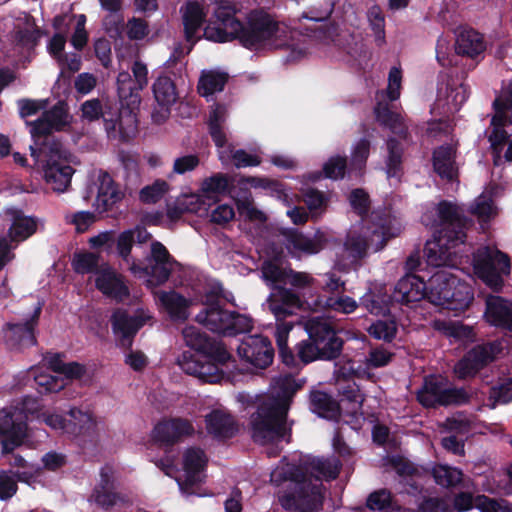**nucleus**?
Here are the masks:
<instances>
[{
  "label": "nucleus",
  "mask_w": 512,
  "mask_h": 512,
  "mask_svg": "<svg viewBox=\"0 0 512 512\" xmlns=\"http://www.w3.org/2000/svg\"><path fill=\"white\" fill-rule=\"evenodd\" d=\"M31 156L36 162L43 158V176L46 185L56 193H63L70 185L74 170L69 154L58 142H45L41 147L30 146Z\"/></svg>",
  "instance_id": "6"
},
{
  "label": "nucleus",
  "mask_w": 512,
  "mask_h": 512,
  "mask_svg": "<svg viewBox=\"0 0 512 512\" xmlns=\"http://www.w3.org/2000/svg\"><path fill=\"white\" fill-rule=\"evenodd\" d=\"M455 49L458 54L475 57L485 49L483 37L471 28H459L456 31Z\"/></svg>",
  "instance_id": "38"
},
{
  "label": "nucleus",
  "mask_w": 512,
  "mask_h": 512,
  "mask_svg": "<svg viewBox=\"0 0 512 512\" xmlns=\"http://www.w3.org/2000/svg\"><path fill=\"white\" fill-rule=\"evenodd\" d=\"M471 213L481 221H487L497 213V207L492 199V189H486L478 196L471 206Z\"/></svg>",
  "instance_id": "54"
},
{
  "label": "nucleus",
  "mask_w": 512,
  "mask_h": 512,
  "mask_svg": "<svg viewBox=\"0 0 512 512\" xmlns=\"http://www.w3.org/2000/svg\"><path fill=\"white\" fill-rule=\"evenodd\" d=\"M287 284L301 292L306 304L307 300L311 301L316 298L312 295V292L316 289L317 281L309 273L292 270Z\"/></svg>",
  "instance_id": "55"
},
{
  "label": "nucleus",
  "mask_w": 512,
  "mask_h": 512,
  "mask_svg": "<svg viewBox=\"0 0 512 512\" xmlns=\"http://www.w3.org/2000/svg\"><path fill=\"white\" fill-rule=\"evenodd\" d=\"M434 328L446 336L453 338H466L471 334V329L457 321L435 320Z\"/></svg>",
  "instance_id": "62"
},
{
  "label": "nucleus",
  "mask_w": 512,
  "mask_h": 512,
  "mask_svg": "<svg viewBox=\"0 0 512 512\" xmlns=\"http://www.w3.org/2000/svg\"><path fill=\"white\" fill-rule=\"evenodd\" d=\"M181 13L186 40L191 42L188 53L192 49L194 42L198 39L197 32L204 23L207 13L198 2H188L181 8Z\"/></svg>",
  "instance_id": "37"
},
{
  "label": "nucleus",
  "mask_w": 512,
  "mask_h": 512,
  "mask_svg": "<svg viewBox=\"0 0 512 512\" xmlns=\"http://www.w3.org/2000/svg\"><path fill=\"white\" fill-rule=\"evenodd\" d=\"M69 416L67 433L83 436H93L96 433L97 423L89 412L73 408L69 411Z\"/></svg>",
  "instance_id": "43"
},
{
  "label": "nucleus",
  "mask_w": 512,
  "mask_h": 512,
  "mask_svg": "<svg viewBox=\"0 0 512 512\" xmlns=\"http://www.w3.org/2000/svg\"><path fill=\"white\" fill-rule=\"evenodd\" d=\"M232 179L223 173H215L210 177L205 178L200 185L202 196L208 199L211 204L219 201L221 195L229 190Z\"/></svg>",
  "instance_id": "42"
},
{
  "label": "nucleus",
  "mask_w": 512,
  "mask_h": 512,
  "mask_svg": "<svg viewBox=\"0 0 512 512\" xmlns=\"http://www.w3.org/2000/svg\"><path fill=\"white\" fill-rule=\"evenodd\" d=\"M101 264L99 256L90 252L75 254L72 260L73 268L77 273H94V276Z\"/></svg>",
  "instance_id": "58"
},
{
  "label": "nucleus",
  "mask_w": 512,
  "mask_h": 512,
  "mask_svg": "<svg viewBox=\"0 0 512 512\" xmlns=\"http://www.w3.org/2000/svg\"><path fill=\"white\" fill-rule=\"evenodd\" d=\"M30 404H34V400L27 397L21 406L0 410V444L3 453H11L28 437L27 413L34 411Z\"/></svg>",
  "instance_id": "8"
},
{
  "label": "nucleus",
  "mask_w": 512,
  "mask_h": 512,
  "mask_svg": "<svg viewBox=\"0 0 512 512\" xmlns=\"http://www.w3.org/2000/svg\"><path fill=\"white\" fill-rule=\"evenodd\" d=\"M474 274L493 290L503 285V276L509 273V257L496 248L481 247L473 255Z\"/></svg>",
  "instance_id": "11"
},
{
  "label": "nucleus",
  "mask_w": 512,
  "mask_h": 512,
  "mask_svg": "<svg viewBox=\"0 0 512 512\" xmlns=\"http://www.w3.org/2000/svg\"><path fill=\"white\" fill-rule=\"evenodd\" d=\"M177 266L178 263L171 257L166 247L162 243L154 241L151 244V254L147 266L142 267L133 261L129 270L140 278L149 277L148 283L156 286L165 283Z\"/></svg>",
  "instance_id": "13"
},
{
  "label": "nucleus",
  "mask_w": 512,
  "mask_h": 512,
  "mask_svg": "<svg viewBox=\"0 0 512 512\" xmlns=\"http://www.w3.org/2000/svg\"><path fill=\"white\" fill-rule=\"evenodd\" d=\"M437 212L441 229L426 242L424 254L429 265L451 270L460 263L457 247L464 243L466 237L465 221L459 209L448 202L440 203Z\"/></svg>",
  "instance_id": "4"
},
{
  "label": "nucleus",
  "mask_w": 512,
  "mask_h": 512,
  "mask_svg": "<svg viewBox=\"0 0 512 512\" xmlns=\"http://www.w3.org/2000/svg\"><path fill=\"white\" fill-rule=\"evenodd\" d=\"M95 285L104 295L116 300H123L129 294L123 277L104 262L96 271Z\"/></svg>",
  "instance_id": "26"
},
{
  "label": "nucleus",
  "mask_w": 512,
  "mask_h": 512,
  "mask_svg": "<svg viewBox=\"0 0 512 512\" xmlns=\"http://www.w3.org/2000/svg\"><path fill=\"white\" fill-rule=\"evenodd\" d=\"M207 457L199 448H189L183 455L184 478L177 479L179 489L183 496H205L200 492L199 484L204 480V468Z\"/></svg>",
  "instance_id": "15"
},
{
  "label": "nucleus",
  "mask_w": 512,
  "mask_h": 512,
  "mask_svg": "<svg viewBox=\"0 0 512 512\" xmlns=\"http://www.w3.org/2000/svg\"><path fill=\"white\" fill-rule=\"evenodd\" d=\"M152 92L156 101L152 120L156 124H162L169 118L171 108L178 100L175 83L170 77L160 75L152 84Z\"/></svg>",
  "instance_id": "20"
},
{
  "label": "nucleus",
  "mask_w": 512,
  "mask_h": 512,
  "mask_svg": "<svg viewBox=\"0 0 512 512\" xmlns=\"http://www.w3.org/2000/svg\"><path fill=\"white\" fill-rule=\"evenodd\" d=\"M33 376L40 393L58 392L67 384V381L63 377L47 374L41 368L33 369Z\"/></svg>",
  "instance_id": "57"
},
{
  "label": "nucleus",
  "mask_w": 512,
  "mask_h": 512,
  "mask_svg": "<svg viewBox=\"0 0 512 512\" xmlns=\"http://www.w3.org/2000/svg\"><path fill=\"white\" fill-rule=\"evenodd\" d=\"M194 429L191 423L184 419H171L158 423L152 437L156 442L163 444H172L178 441L182 436L193 433Z\"/></svg>",
  "instance_id": "29"
},
{
  "label": "nucleus",
  "mask_w": 512,
  "mask_h": 512,
  "mask_svg": "<svg viewBox=\"0 0 512 512\" xmlns=\"http://www.w3.org/2000/svg\"><path fill=\"white\" fill-rule=\"evenodd\" d=\"M468 97L464 83L458 78L447 77L438 89L436 104L445 113H453L460 109Z\"/></svg>",
  "instance_id": "24"
},
{
  "label": "nucleus",
  "mask_w": 512,
  "mask_h": 512,
  "mask_svg": "<svg viewBox=\"0 0 512 512\" xmlns=\"http://www.w3.org/2000/svg\"><path fill=\"white\" fill-rule=\"evenodd\" d=\"M432 475L435 482L443 487H455L464 480L462 471L449 465H436Z\"/></svg>",
  "instance_id": "53"
},
{
  "label": "nucleus",
  "mask_w": 512,
  "mask_h": 512,
  "mask_svg": "<svg viewBox=\"0 0 512 512\" xmlns=\"http://www.w3.org/2000/svg\"><path fill=\"white\" fill-rule=\"evenodd\" d=\"M150 318V314L143 309L137 310L134 315L122 309L116 310L111 316V324L119 345L130 347L133 337Z\"/></svg>",
  "instance_id": "19"
},
{
  "label": "nucleus",
  "mask_w": 512,
  "mask_h": 512,
  "mask_svg": "<svg viewBox=\"0 0 512 512\" xmlns=\"http://www.w3.org/2000/svg\"><path fill=\"white\" fill-rule=\"evenodd\" d=\"M301 384L290 375L274 380L269 393L252 415V437L262 445L282 440L287 432L286 415L290 402Z\"/></svg>",
  "instance_id": "3"
},
{
  "label": "nucleus",
  "mask_w": 512,
  "mask_h": 512,
  "mask_svg": "<svg viewBox=\"0 0 512 512\" xmlns=\"http://www.w3.org/2000/svg\"><path fill=\"white\" fill-rule=\"evenodd\" d=\"M335 6V0H312L306 11L303 12L301 19L313 22H322L329 18Z\"/></svg>",
  "instance_id": "56"
},
{
  "label": "nucleus",
  "mask_w": 512,
  "mask_h": 512,
  "mask_svg": "<svg viewBox=\"0 0 512 512\" xmlns=\"http://www.w3.org/2000/svg\"><path fill=\"white\" fill-rule=\"evenodd\" d=\"M69 115L63 103H58L43 116L32 123L31 135L34 138V145L40 147L44 143H40L43 136H47L53 130H61L69 124Z\"/></svg>",
  "instance_id": "22"
},
{
  "label": "nucleus",
  "mask_w": 512,
  "mask_h": 512,
  "mask_svg": "<svg viewBox=\"0 0 512 512\" xmlns=\"http://www.w3.org/2000/svg\"><path fill=\"white\" fill-rule=\"evenodd\" d=\"M16 41L24 48L30 49L37 44L40 38V32L36 29L34 23L27 20L23 27H18L15 33Z\"/></svg>",
  "instance_id": "61"
},
{
  "label": "nucleus",
  "mask_w": 512,
  "mask_h": 512,
  "mask_svg": "<svg viewBox=\"0 0 512 512\" xmlns=\"http://www.w3.org/2000/svg\"><path fill=\"white\" fill-rule=\"evenodd\" d=\"M433 167L441 178L453 180L457 176L455 148L451 145L437 148L433 153Z\"/></svg>",
  "instance_id": "40"
},
{
  "label": "nucleus",
  "mask_w": 512,
  "mask_h": 512,
  "mask_svg": "<svg viewBox=\"0 0 512 512\" xmlns=\"http://www.w3.org/2000/svg\"><path fill=\"white\" fill-rule=\"evenodd\" d=\"M486 321L496 327L511 330L512 305L500 296H489L486 299Z\"/></svg>",
  "instance_id": "28"
},
{
  "label": "nucleus",
  "mask_w": 512,
  "mask_h": 512,
  "mask_svg": "<svg viewBox=\"0 0 512 512\" xmlns=\"http://www.w3.org/2000/svg\"><path fill=\"white\" fill-rule=\"evenodd\" d=\"M228 80V74L218 70L203 71L199 82L198 92L203 97H209L216 92H221Z\"/></svg>",
  "instance_id": "45"
},
{
  "label": "nucleus",
  "mask_w": 512,
  "mask_h": 512,
  "mask_svg": "<svg viewBox=\"0 0 512 512\" xmlns=\"http://www.w3.org/2000/svg\"><path fill=\"white\" fill-rule=\"evenodd\" d=\"M234 13L233 8L219 5L214 12L219 23L207 25L204 37L219 43L238 39L243 46L255 50L286 48L289 50L287 61H297L307 55L308 46L304 40L296 39L298 33L265 11H251L245 24L236 19Z\"/></svg>",
  "instance_id": "1"
},
{
  "label": "nucleus",
  "mask_w": 512,
  "mask_h": 512,
  "mask_svg": "<svg viewBox=\"0 0 512 512\" xmlns=\"http://www.w3.org/2000/svg\"><path fill=\"white\" fill-rule=\"evenodd\" d=\"M400 233V226L386 227L381 224L377 227H369L363 221L353 225L344 242V251L348 254V262L338 259L336 265L341 271H347L351 265L357 263L367 255L368 248L379 251L384 248L387 240Z\"/></svg>",
  "instance_id": "5"
},
{
  "label": "nucleus",
  "mask_w": 512,
  "mask_h": 512,
  "mask_svg": "<svg viewBox=\"0 0 512 512\" xmlns=\"http://www.w3.org/2000/svg\"><path fill=\"white\" fill-rule=\"evenodd\" d=\"M208 434L218 439L231 438L237 432L234 417L223 407L215 408L205 416Z\"/></svg>",
  "instance_id": "27"
},
{
  "label": "nucleus",
  "mask_w": 512,
  "mask_h": 512,
  "mask_svg": "<svg viewBox=\"0 0 512 512\" xmlns=\"http://www.w3.org/2000/svg\"><path fill=\"white\" fill-rule=\"evenodd\" d=\"M367 508L373 512H391L394 504L390 493L386 490L372 493L367 500Z\"/></svg>",
  "instance_id": "64"
},
{
  "label": "nucleus",
  "mask_w": 512,
  "mask_h": 512,
  "mask_svg": "<svg viewBox=\"0 0 512 512\" xmlns=\"http://www.w3.org/2000/svg\"><path fill=\"white\" fill-rule=\"evenodd\" d=\"M41 306L35 307L32 317L24 323H7L3 328V339L10 349H22L35 344L34 326L39 318Z\"/></svg>",
  "instance_id": "21"
},
{
  "label": "nucleus",
  "mask_w": 512,
  "mask_h": 512,
  "mask_svg": "<svg viewBox=\"0 0 512 512\" xmlns=\"http://www.w3.org/2000/svg\"><path fill=\"white\" fill-rule=\"evenodd\" d=\"M266 304L277 322H282V319L300 306V298L288 289H278L269 295Z\"/></svg>",
  "instance_id": "31"
},
{
  "label": "nucleus",
  "mask_w": 512,
  "mask_h": 512,
  "mask_svg": "<svg viewBox=\"0 0 512 512\" xmlns=\"http://www.w3.org/2000/svg\"><path fill=\"white\" fill-rule=\"evenodd\" d=\"M229 317L230 311L222 309L218 303H213L197 314L196 320L213 332L225 334Z\"/></svg>",
  "instance_id": "39"
},
{
  "label": "nucleus",
  "mask_w": 512,
  "mask_h": 512,
  "mask_svg": "<svg viewBox=\"0 0 512 512\" xmlns=\"http://www.w3.org/2000/svg\"><path fill=\"white\" fill-rule=\"evenodd\" d=\"M340 468L336 457L313 458L303 467L282 463L271 472V481L277 485L287 482L286 491L280 496L285 509L314 512L322 506V479L337 478Z\"/></svg>",
  "instance_id": "2"
},
{
  "label": "nucleus",
  "mask_w": 512,
  "mask_h": 512,
  "mask_svg": "<svg viewBox=\"0 0 512 512\" xmlns=\"http://www.w3.org/2000/svg\"><path fill=\"white\" fill-rule=\"evenodd\" d=\"M502 350V344L498 341L477 345L469 350L455 365L454 373L460 379L473 377L490 362L494 361Z\"/></svg>",
  "instance_id": "16"
},
{
  "label": "nucleus",
  "mask_w": 512,
  "mask_h": 512,
  "mask_svg": "<svg viewBox=\"0 0 512 512\" xmlns=\"http://www.w3.org/2000/svg\"><path fill=\"white\" fill-rule=\"evenodd\" d=\"M377 121L395 134H404L405 125L401 115L391 112L388 105L379 101L374 109Z\"/></svg>",
  "instance_id": "51"
},
{
  "label": "nucleus",
  "mask_w": 512,
  "mask_h": 512,
  "mask_svg": "<svg viewBox=\"0 0 512 512\" xmlns=\"http://www.w3.org/2000/svg\"><path fill=\"white\" fill-rule=\"evenodd\" d=\"M212 204L208 202L206 197L202 196V192L183 195L179 198V208L181 211L194 213L200 217L207 216L209 208Z\"/></svg>",
  "instance_id": "52"
},
{
  "label": "nucleus",
  "mask_w": 512,
  "mask_h": 512,
  "mask_svg": "<svg viewBox=\"0 0 512 512\" xmlns=\"http://www.w3.org/2000/svg\"><path fill=\"white\" fill-rule=\"evenodd\" d=\"M367 20L372 29L375 41L380 46L385 42V19L379 6L373 5L367 11Z\"/></svg>",
  "instance_id": "60"
},
{
  "label": "nucleus",
  "mask_w": 512,
  "mask_h": 512,
  "mask_svg": "<svg viewBox=\"0 0 512 512\" xmlns=\"http://www.w3.org/2000/svg\"><path fill=\"white\" fill-rule=\"evenodd\" d=\"M306 331L310 340L314 341L322 353V359L336 358L342 348V340L336 335L331 325L318 317L306 323Z\"/></svg>",
  "instance_id": "17"
},
{
  "label": "nucleus",
  "mask_w": 512,
  "mask_h": 512,
  "mask_svg": "<svg viewBox=\"0 0 512 512\" xmlns=\"http://www.w3.org/2000/svg\"><path fill=\"white\" fill-rule=\"evenodd\" d=\"M393 298L405 304L419 301L426 298V284L416 275H405L397 282Z\"/></svg>",
  "instance_id": "30"
},
{
  "label": "nucleus",
  "mask_w": 512,
  "mask_h": 512,
  "mask_svg": "<svg viewBox=\"0 0 512 512\" xmlns=\"http://www.w3.org/2000/svg\"><path fill=\"white\" fill-rule=\"evenodd\" d=\"M418 401L426 407L436 405L462 404L468 399L463 389L451 388L440 377L431 376L425 379L422 388L417 393Z\"/></svg>",
  "instance_id": "14"
},
{
  "label": "nucleus",
  "mask_w": 512,
  "mask_h": 512,
  "mask_svg": "<svg viewBox=\"0 0 512 512\" xmlns=\"http://www.w3.org/2000/svg\"><path fill=\"white\" fill-rule=\"evenodd\" d=\"M217 147L219 149V159L223 164H227L233 160L234 165L238 168H241L258 166L261 163V160L257 155L249 154L242 149L234 151L233 147L227 143V140L223 143V145H219Z\"/></svg>",
  "instance_id": "44"
},
{
  "label": "nucleus",
  "mask_w": 512,
  "mask_h": 512,
  "mask_svg": "<svg viewBox=\"0 0 512 512\" xmlns=\"http://www.w3.org/2000/svg\"><path fill=\"white\" fill-rule=\"evenodd\" d=\"M227 118V109L224 105L215 104L209 115L210 134L216 146L223 145L226 141V135L223 130V124Z\"/></svg>",
  "instance_id": "50"
},
{
  "label": "nucleus",
  "mask_w": 512,
  "mask_h": 512,
  "mask_svg": "<svg viewBox=\"0 0 512 512\" xmlns=\"http://www.w3.org/2000/svg\"><path fill=\"white\" fill-rule=\"evenodd\" d=\"M337 369L335 374L337 377L338 390L342 395L341 401H348L352 403V410L356 412L364 401V396L361 393L358 385L355 382H346V378L352 374L353 368L349 364L339 365L336 364Z\"/></svg>",
  "instance_id": "35"
},
{
  "label": "nucleus",
  "mask_w": 512,
  "mask_h": 512,
  "mask_svg": "<svg viewBox=\"0 0 512 512\" xmlns=\"http://www.w3.org/2000/svg\"><path fill=\"white\" fill-rule=\"evenodd\" d=\"M132 74L122 71L117 76V92L121 103V112L132 114L137 118L136 112L141 104L140 92L148 84V69L141 61H135L131 67Z\"/></svg>",
  "instance_id": "12"
},
{
  "label": "nucleus",
  "mask_w": 512,
  "mask_h": 512,
  "mask_svg": "<svg viewBox=\"0 0 512 512\" xmlns=\"http://www.w3.org/2000/svg\"><path fill=\"white\" fill-rule=\"evenodd\" d=\"M307 306L312 310H327L342 314L353 313L358 308V302L344 294H336L329 296H317L311 301L307 300Z\"/></svg>",
  "instance_id": "33"
},
{
  "label": "nucleus",
  "mask_w": 512,
  "mask_h": 512,
  "mask_svg": "<svg viewBox=\"0 0 512 512\" xmlns=\"http://www.w3.org/2000/svg\"><path fill=\"white\" fill-rule=\"evenodd\" d=\"M12 225L10 228V237L15 241H23L30 237L37 228L36 220L24 216L21 211L11 209Z\"/></svg>",
  "instance_id": "47"
},
{
  "label": "nucleus",
  "mask_w": 512,
  "mask_h": 512,
  "mask_svg": "<svg viewBox=\"0 0 512 512\" xmlns=\"http://www.w3.org/2000/svg\"><path fill=\"white\" fill-rule=\"evenodd\" d=\"M168 190V183L165 180L158 179L151 185L142 188L139 197L144 203H156L168 192Z\"/></svg>",
  "instance_id": "63"
},
{
  "label": "nucleus",
  "mask_w": 512,
  "mask_h": 512,
  "mask_svg": "<svg viewBox=\"0 0 512 512\" xmlns=\"http://www.w3.org/2000/svg\"><path fill=\"white\" fill-rule=\"evenodd\" d=\"M495 114L491 120V133L489 134L490 148L493 153L495 165L512 161V140L506 130L511 124L510 110L512 100L509 96L498 97L494 101Z\"/></svg>",
  "instance_id": "10"
},
{
  "label": "nucleus",
  "mask_w": 512,
  "mask_h": 512,
  "mask_svg": "<svg viewBox=\"0 0 512 512\" xmlns=\"http://www.w3.org/2000/svg\"><path fill=\"white\" fill-rule=\"evenodd\" d=\"M324 245L325 239L322 234H316L313 237L295 234L292 235L287 242L288 250L298 257L302 254H317L324 248Z\"/></svg>",
  "instance_id": "41"
},
{
  "label": "nucleus",
  "mask_w": 512,
  "mask_h": 512,
  "mask_svg": "<svg viewBox=\"0 0 512 512\" xmlns=\"http://www.w3.org/2000/svg\"><path fill=\"white\" fill-rule=\"evenodd\" d=\"M82 117L88 121L103 118L104 127L109 138L126 140L137 128V118L124 114L109 105L102 106L98 99L85 101L81 106Z\"/></svg>",
  "instance_id": "9"
},
{
  "label": "nucleus",
  "mask_w": 512,
  "mask_h": 512,
  "mask_svg": "<svg viewBox=\"0 0 512 512\" xmlns=\"http://www.w3.org/2000/svg\"><path fill=\"white\" fill-rule=\"evenodd\" d=\"M182 335L187 346L198 352H204L210 349L213 343H210L207 336L195 326H186Z\"/></svg>",
  "instance_id": "59"
},
{
  "label": "nucleus",
  "mask_w": 512,
  "mask_h": 512,
  "mask_svg": "<svg viewBox=\"0 0 512 512\" xmlns=\"http://www.w3.org/2000/svg\"><path fill=\"white\" fill-rule=\"evenodd\" d=\"M230 358L225 345L215 342L203 353L184 352L178 359V364L185 373L203 382L218 383L224 378L223 366Z\"/></svg>",
  "instance_id": "7"
},
{
  "label": "nucleus",
  "mask_w": 512,
  "mask_h": 512,
  "mask_svg": "<svg viewBox=\"0 0 512 512\" xmlns=\"http://www.w3.org/2000/svg\"><path fill=\"white\" fill-rule=\"evenodd\" d=\"M239 357L258 369L268 367L274 357V350L268 338L262 335H249L237 347Z\"/></svg>",
  "instance_id": "18"
},
{
  "label": "nucleus",
  "mask_w": 512,
  "mask_h": 512,
  "mask_svg": "<svg viewBox=\"0 0 512 512\" xmlns=\"http://www.w3.org/2000/svg\"><path fill=\"white\" fill-rule=\"evenodd\" d=\"M444 293V295L442 294L440 296L438 292H433V304L455 311L456 313L467 309L474 298L470 285L465 282H461L458 276L457 282L452 286V290L449 293Z\"/></svg>",
  "instance_id": "25"
},
{
  "label": "nucleus",
  "mask_w": 512,
  "mask_h": 512,
  "mask_svg": "<svg viewBox=\"0 0 512 512\" xmlns=\"http://www.w3.org/2000/svg\"><path fill=\"white\" fill-rule=\"evenodd\" d=\"M310 405L313 412L325 418L336 417L339 413V404L325 392H312Z\"/></svg>",
  "instance_id": "49"
},
{
  "label": "nucleus",
  "mask_w": 512,
  "mask_h": 512,
  "mask_svg": "<svg viewBox=\"0 0 512 512\" xmlns=\"http://www.w3.org/2000/svg\"><path fill=\"white\" fill-rule=\"evenodd\" d=\"M477 508L480 512H510L509 504L503 499L489 498L478 495L475 498L470 493H459L450 504V512H464Z\"/></svg>",
  "instance_id": "23"
},
{
  "label": "nucleus",
  "mask_w": 512,
  "mask_h": 512,
  "mask_svg": "<svg viewBox=\"0 0 512 512\" xmlns=\"http://www.w3.org/2000/svg\"><path fill=\"white\" fill-rule=\"evenodd\" d=\"M157 300L165 312L174 321H184L189 317L190 300L176 291H159Z\"/></svg>",
  "instance_id": "34"
},
{
  "label": "nucleus",
  "mask_w": 512,
  "mask_h": 512,
  "mask_svg": "<svg viewBox=\"0 0 512 512\" xmlns=\"http://www.w3.org/2000/svg\"><path fill=\"white\" fill-rule=\"evenodd\" d=\"M457 282V275L450 269L443 268L434 273L429 279L428 287H426V298L433 304L432 293L438 292L440 296L444 292H450L453 284Z\"/></svg>",
  "instance_id": "46"
},
{
  "label": "nucleus",
  "mask_w": 512,
  "mask_h": 512,
  "mask_svg": "<svg viewBox=\"0 0 512 512\" xmlns=\"http://www.w3.org/2000/svg\"><path fill=\"white\" fill-rule=\"evenodd\" d=\"M44 361L54 373L66 381L79 378L84 373L82 365L76 362L64 363L58 354H49L45 356Z\"/></svg>",
  "instance_id": "48"
},
{
  "label": "nucleus",
  "mask_w": 512,
  "mask_h": 512,
  "mask_svg": "<svg viewBox=\"0 0 512 512\" xmlns=\"http://www.w3.org/2000/svg\"><path fill=\"white\" fill-rule=\"evenodd\" d=\"M95 185L97 186L95 206L101 212L108 211L123 198V193L108 173H100Z\"/></svg>",
  "instance_id": "32"
},
{
  "label": "nucleus",
  "mask_w": 512,
  "mask_h": 512,
  "mask_svg": "<svg viewBox=\"0 0 512 512\" xmlns=\"http://www.w3.org/2000/svg\"><path fill=\"white\" fill-rule=\"evenodd\" d=\"M292 269L280 258L265 260L261 266V277L274 291L284 289Z\"/></svg>",
  "instance_id": "36"
}]
</instances>
